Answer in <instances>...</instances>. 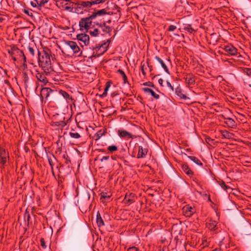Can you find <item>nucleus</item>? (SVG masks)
Instances as JSON below:
<instances>
[{
	"mask_svg": "<svg viewBox=\"0 0 251 251\" xmlns=\"http://www.w3.org/2000/svg\"><path fill=\"white\" fill-rule=\"evenodd\" d=\"M50 50H43L42 51L38 50L39 65L47 74H49L52 70L50 58Z\"/></svg>",
	"mask_w": 251,
	"mask_h": 251,
	"instance_id": "1",
	"label": "nucleus"
},
{
	"mask_svg": "<svg viewBox=\"0 0 251 251\" xmlns=\"http://www.w3.org/2000/svg\"><path fill=\"white\" fill-rule=\"evenodd\" d=\"M110 43V40H107V42L102 44L100 45H91L90 46L89 49H91L94 51L93 55L91 57H96L100 56L103 54L107 50V49Z\"/></svg>",
	"mask_w": 251,
	"mask_h": 251,
	"instance_id": "2",
	"label": "nucleus"
},
{
	"mask_svg": "<svg viewBox=\"0 0 251 251\" xmlns=\"http://www.w3.org/2000/svg\"><path fill=\"white\" fill-rule=\"evenodd\" d=\"M93 20H94L91 15L88 17L81 18L79 22L80 29L88 32L92 26Z\"/></svg>",
	"mask_w": 251,
	"mask_h": 251,
	"instance_id": "3",
	"label": "nucleus"
},
{
	"mask_svg": "<svg viewBox=\"0 0 251 251\" xmlns=\"http://www.w3.org/2000/svg\"><path fill=\"white\" fill-rule=\"evenodd\" d=\"M48 101L49 103L54 102L58 105H60L63 103V100L59 98L58 90L55 89H51Z\"/></svg>",
	"mask_w": 251,
	"mask_h": 251,
	"instance_id": "4",
	"label": "nucleus"
},
{
	"mask_svg": "<svg viewBox=\"0 0 251 251\" xmlns=\"http://www.w3.org/2000/svg\"><path fill=\"white\" fill-rule=\"evenodd\" d=\"M8 52L11 56L22 58L24 61V62H26V57L24 51L22 50H20L16 46H11L10 50H8Z\"/></svg>",
	"mask_w": 251,
	"mask_h": 251,
	"instance_id": "5",
	"label": "nucleus"
},
{
	"mask_svg": "<svg viewBox=\"0 0 251 251\" xmlns=\"http://www.w3.org/2000/svg\"><path fill=\"white\" fill-rule=\"evenodd\" d=\"M51 88L49 87H43L40 91V99L42 102H46L49 99V94L51 91Z\"/></svg>",
	"mask_w": 251,
	"mask_h": 251,
	"instance_id": "6",
	"label": "nucleus"
},
{
	"mask_svg": "<svg viewBox=\"0 0 251 251\" xmlns=\"http://www.w3.org/2000/svg\"><path fill=\"white\" fill-rule=\"evenodd\" d=\"M9 157L8 152L3 148L0 147V164L2 166L6 165L7 158Z\"/></svg>",
	"mask_w": 251,
	"mask_h": 251,
	"instance_id": "7",
	"label": "nucleus"
},
{
	"mask_svg": "<svg viewBox=\"0 0 251 251\" xmlns=\"http://www.w3.org/2000/svg\"><path fill=\"white\" fill-rule=\"evenodd\" d=\"M76 38L78 41H80L83 43L85 46H89V47L90 46H91L89 42L90 38L88 35L85 33L79 34L77 35Z\"/></svg>",
	"mask_w": 251,
	"mask_h": 251,
	"instance_id": "8",
	"label": "nucleus"
},
{
	"mask_svg": "<svg viewBox=\"0 0 251 251\" xmlns=\"http://www.w3.org/2000/svg\"><path fill=\"white\" fill-rule=\"evenodd\" d=\"M71 3L75 4V5H79L84 12H87L86 8L91 7L92 3L90 1H80L77 2L71 1Z\"/></svg>",
	"mask_w": 251,
	"mask_h": 251,
	"instance_id": "9",
	"label": "nucleus"
},
{
	"mask_svg": "<svg viewBox=\"0 0 251 251\" xmlns=\"http://www.w3.org/2000/svg\"><path fill=\"white\" fill-rule=\"evenodd\" d=\"M184 79L188 86L194 85L196 82V76L192 74H187L184 77Z\"/></svg>",
	"mask_w": 251,
	"mask_h": 251,
	"instance_id": "10",
	"label": "nucleus"
},
{
	"mask_svg": "<svg viewBox=\"0 0 251 251\" xmlns=\"http://www.w3.org/2000/svg\"><path fill=\"white\" fill-rule=\"evenodd\" d=\"M220 246L225 245L226 248L233 247L235 246L231 238L228 235L226 237H224L222 241H220Z\"/></svg>",
	"mask_w": 251,
	"mask_h": 251,
	"instance_id": "11",
	"label": "nucleus"
},
{
	"mask_svg": "<svg viewBox=\"0 0 251 251\" xmlns=\"http://www.w3.org/2000/svg\"><path fill=\"white\" fill-rule=\"evenodd\" d=\"M135 199L136 196L134 194L132 193H126L124 199V202L125 203L130 204L135 201Z\"/></svg>",
	"mask_w": 251,
	"mask_h": 251,
	"instance_id": "12",
	"label": "nucleus"
},
{
	"mask_svg": "<svg viewBox=\"0 0 251 251\" xmlns=\"http://www.w3.org/2000/svg\"><path fill=\"white\" fill-rule=\"evenodd\" d=\"M65 44L66 48L68 47L71 48L73 50L74 53H77L80 50L79 47L75 42L69 41L66 42Z\"/></svg>",
	"mask_w": 251,
	"mask_h": 251,
	"instance_id": "13",
	"label": "nucleus"
},
{
	"mask_svg": "<svg viewBox=\"0 0 251 251\" xmlns=\"http://www.w3.org/2000/svg\"><path fill=\"white\" fill-rule=\"evenodd\" d=\"M118 135L122 138L134 139L135 136L125 129H119L118 131Z\"/></svg>",
	"mask_w": 251,
	"mask_h": 251,
	"instance_id": "14",
	"label": "nucleus"
},
{
	"mask_svg": "<svg viewBox=\"0 0 251 251\" xmlns=\"http://www.w3.org/2000/svg\"><path fill=\"white\" fill-rule=\"evenodd\" d=\"M223 50L229 55H235L237 53V50L231 45L225 46Z\"/></svg>",
	"mask_w": 251,
	"mask_h": 251,
	"instance_id": "15",
	"label": "nucleus"
},
{
	"mask_svg": "<svg viewBox=\"0 0 251 251\" xmlns=\"http://www.w3.org/2000/svg\"><path fill=\"white\" fill-rule=\"evenodd\" d=\"M183 213L186 217H191L195 213V209L189 205H186L183 208Z\"/></svg>",
	"mask_w": 251,
	"mask_h": 251,
	"instance_id": "16",
	"label": "nucleus"
},
{
	"mask_svg": "<svg viewBox=\"0 0 251 251\" xmlns=\"http://www.w3.org/2000/svg\"><path fill=\"white\" fill-rule=\"evenodd\" d=\"M59 98H61L62 100V98L66 100L67 103H70L72 102L73 99L72 97L66 91L60 90H58Z\"/></svg>",
	"mask_w": 251,
	"mask_h": 251,
	"instance_id": "17",
	"label": "nucleus"
},
{
	"mask_svg": "<svg viewBox=\"0 0 251 251\" xmlns=\"http://www.w3.org/2000/svg\"><path fill=\"white\" fill-rule=\"evenodd\" d=\"M46 73H40L37 72L36 77L38 81L42 83V85H46L48 82V79L47 78L45 74ZM46 74H47L46 73Z\"/></svg>",
	"mask_w": 251,
	"mask_h": 251,
	"instance_id": "18",
	"label": "nucleus"
},
{
	"mask_svg": "<svg viewBox=\"0 0 251 251\" xmlns=\"http://www.w3.org/2000/svg\"><path fill=\"white\" fill-rule=\"evenodd\" d=\"M206 227L211 231H218V226L215 221L209 220L206 223Z\"/></svg>",
	"mask_w": 251,
	"mask_h": 251,
	"instance_id": "19",
	"label": "nucleus"
},
{
	"mask_svg": "<svg viewBox=\"0 0 251 251\" xmlns=\"http://www.w3.org/2000/svg\"><path fill=\"white\" fill-rule=\"evenodd\" d=\"M148 151V149H144L141 146H139L137 158H145L147 154Z\"/></svg>",
	"mask_w": 251,
	"mask_h": 251,
	"instance_id": "20",
	"label": "nucleus"
},
{
	"mask_svg": "<svg viewBox=\"0 0 251 251\" xmlns=\"http://www.w3.org/2000/svg\"><path fill=\"white\" fill-rule=\"evenodd\" d=\"M181 169L182 171L189 176H191L193 175V172L189 168L188 165L187 163H184L181 165Z\"/></svg>",
	"mask_w": 251,
	"mask_h": 251,
	"instance_id": "21",
	"label": "nucleus"
},
{
	"mask_svg": "<svg viewBox=\"0 0 251 251\" xmlns=\"http://www.w3.org/2000/svg\"><path fill=\"white\" fill-rule=\"evenodd\" d=\"M175 93L179 97L180 99L186 100L189 99L185 94H183V91L179 86L176 89Z\"/></svg>",
	"mask_w": 251,
	"mask_h": 251,
	"instance_id": "22",
	"label": "nucleus"
},
{
	"mask_svg": "<svg viewBox=\"0 0 251 251\" xmlns=\"http://www.w3.org/2000/svg\"><path fill=\"white\" fill-rule=\"evenodd\" d=\"M89 29L90 30H88L87 32H89L92 37L98 36L100 33L99 29L98 28H95L94 25H93Z\"/></svg>",
	"mask_w": 251,
	"mask_h": 251,
	"instance_id": "23",
	"label": "nucleus"
},
{
	"mask_svg": "<svg viewBox=\"0 0 251 251\" xmlns=\"http://www.w3.org/2000/svg\"><path fill=\"white\" fill-rule=\"evenodd\" d=\"M225 120V123L229 127L233 128L236 126L235 122L230 118H226L224 117Z\"/></svg>",
	"mask_w": 251,
	"mask_h": 251,
	"instance_id": "24",
	"label": "nucleus"
},
{
	"mask_svg": "<svg viewBox=\"0 0 251 251\" xmlns=\"http://www.w3.org/2000/svg\"><path fill=\"white\" fill-rule=\"evenodd\" d=\"M155 59L156 60H157L160 63L162 67L163 68V69L164 70L165 72L166 73H167L168 74L170 75V72L167 66H166L165 63L164 62V61L157 56H155Z\"/></svg>",
	"mask_w": 251,
	"mask_h": 251,
	"instance_id": "25",
	"label": "nucleus"
},
{
	"mask_svg": "<svg viewBox=\"0 0 251 251\" xmlns=\"http://www.w3.org/2000/svg\"><path fill=\"white\" fill-rule=\"evenodd\" d=\"M96 222L99 227L104 226V221L99 211H98L97 213Z\"/></svg>",
	"mask_w": 251,
	"mask_h": 251,
	"instance_id": "26",
	"label": "nucleus"
},
{
	"mask_svg": "<svg viewBox=\"0 0 251 251\" xmlns=\"http://www.w3.org/2000/svg\"><path fill=\"white\" fill-rule=\"evenodd\" d=\"M107 12L105 9H102L100 10H98L97 11H96L95 12H93L91 16L93 18V19L95 20L96 18L98 16H101L103 15H106L107 14Z\"/></svg>",
	"mask_w": 251,
	"mask_h": 251,
	"instance_id": "27",
	"label": "nucleus"
},
{
	"mask_svg": "<svg viewBox=\"0 0 251 251\" xmlns=\"http://www.w3.org/2000/svg\"><path fill=\"white\" fill-rule=\"evenodd\" d=\"M143 90L146 93H150L153 97L156 99H158L159 98V95L155 93L152 89L149 88H143Z\"/></svg>",
	"mask_w": 251,
	"mask_h": 251,
	"instance_id": "28",
	"label": "nucleus"
},
{
	"mask_svg": "<svg viewBox=\"0 0 251 251\" xmlns=\"http://www.w3.org/2000/svg\"><path fill=\"white\" fill-rule=\"evenodd\" d=\"M117 73L120 74L121 75V76H122V78L124 81V84L127 83L130 86V84L129 83V82L127 81V76H126V74L125 73V72L123 70L119 69L117 71Z\"/></svg>",
	"mask_w": 251,
	"mask_h": 251,
	"instance_id": "29",
	"label": "nucleus"
},
{
	"mask_svg": "<svg viewBox=\"0 0 251 251\" xmlns=\"http://www.w3.org/2000/svg\"><path fill=\"white\" fill-rule=\"evenodd\" d=\"M66 122L63 121H53L52 123V126H58L59 127H64L66 125Z\"/></svg>",
	"mask_w": 251,
	"mask_h": 251,
	"instance_id": "30",
	"label": "nucleus"
},
{
	"mask_svg": "<svg viewBox=\"0 0 251 251\" xmlns=\"http://www.w3.org/2000/svg\"><path fill=\"white\" fill-rule=\"evenodd\" d=\"M26 51H27L26 53L27 55H29L30 57L34 56L35 50L33 47H31L30 45L28 46Z\"/></svg>",
	"mask_w": 251,
	"mask_h": 251,
	"instance_id": "31",
	"label": "nucleus"
},
{
	"mask_svg": "<svg viewBox=\"0 0 251 251\" xmlns=\"http://www.w3.org/2000/svg\"><path fill=\"white\" fill-rule=\"evenodd\" d=\"M221 134L223 137L226 139H230L232 138L233 134L229 131L224 130L221 131Z\"/></svg>",
	"mask_w": 251,
	"mask_h": 251,
	"instance_id": "32",
	"label": "nucleus"
},
{
	"mask_svg": "<svg viewBox=\"0 0 251 251\" xmlns=\"http://www.w3.org/2000/svg\"><path fill=\"white\" fill-rule=\"evenodd\" d=\"M188 157L194 162H195L196 164L200 165L201 166H202L203 164L201 162V161L196 156H188Z\"/></svg>",
	"mask_w": 251,
	"mask_h": 251,
	"instance_id": "33",
	"label": "nucleus"
},
{
	"mask_svg": "<svg viewBox=\"0 0 251 251\" xmlns=\"http://www.w3.org/2000/svg\"><path fill=\"white\" fill-rule=\"evenodd\" d=\"M110 87V82L108 81L106 83V86H105V88L104 89V92H103V93L101 95H100V97H101L102 98H104V97H106L107 95V91Z\"/></svg>",
	"mask_w": 251,
	"mask_h": 251,
	"instance_id": "34",
	"label": "nucleus"
},
{
	"mask_svg": "<svg viewBox=\"0 0 251 251\" xmlns=\"http://www.w3.org/2000/svg\"><path fill=\"white\" fill-rule=\"evenodd\" d=\"M76 6V7H74L73 12H75L78 14H83L84 12L81 8V7L79 5Z\"/></svg>",
	"mask_w": 251,
	"mask_h": 251,
	"instance_id": "35",
	"label": "nucleus"
},
{
	"mask_svg": "<svg viewBox=\"0 0 251 251\" xmlns=\"http://www.w3.org/2000/svg\"><path fill=\"white\" fill-rule=\"evenodd\" d=\"M102 28V31L106 33H109L111 31V29L110 26L106 25V22H105V26H100Z\"/></svg>",
	"mask_w": 251,
	"mask_h": 251,
	"instance_id": "36",
	"label": "nucleus"
},
{
	"mask_svg": "<svg viewBox=\"0 0 251 251\" xmlns=\"http://www.w3.org/2000/svg\"><path fill=\"white\" fill-rule=\"evenodd\" d=\"M184 30L189 32L190 33H192L195 31L194 29L191 27V25L190 24L186 25L184 27Z\"/></svg>",
	"mask_w": 251,
	"mask_h": 251,
	"instance_id": "37",
	"label": "nucleus"
},
{
	"mask_svg": "<svg viewBox=\"0 0 251 251\" xmlns=\"http://www.w3.org/2000/svg\"><path fill=\"white\" fill-rule=\"evenodd\" d=\"M38 4V7H41L42 6H44L45 4L48 2L49 0H41L40 1H38L37 0H35Z\"/></svg>",
	"mask_w": 251,
	"mask_h": 251,
	"instance_id": "38",
	"label": "nucleus"
},
{
	"mask_svg": "<svg viewBox=\"0 0 251 251\" xmlns=\"http://www.w3.org/2000/svg\"><path fill=\"white\" fill-rule=\"evenodd\" d=\"M107 150L110 152L113 153L118 150V147L116 145L110 146L108 147Z\"/></svg>",
	"mask_w": 251,
	"mask_h": 251,
	"instance_id": "39",
	"label": "nucleus"
},
{
	"mask_svg": "<svg viewBox=\"0 0 251 251\" xmlns=\"http://www.w3.org/2000/svg\"><path fill=\"white\" fill-rule=\"evenodd\" d=\"M24 218L25 220L26 221L27 225H29L30 219V216L29 214V213L27 211V210H26L25 214H24Z\"/></svg>",
	"mask_w": 251,
	"mask_h": 251,
	"instance_id": "40",
	"label": "nucleus"
},
{
	"mask_svg": "<svg viewBox=\"0 0 251 251\" xmlns=\"http://www.w3.org/2000/svg\"><path fill=\"white\" fill-rule=\"evenodd\" d=\"M93 23L94 24L93 25H96L99 27L100 26H105V21L100 22L98 21H94Z\"/></svg>",
	"mask_w": 251,
	"mask_h": 251,
	"instance_id": "41",
	"label": "nucleus"
},
{
	"mask_svg": "<svg viewBox=\"0 0 251 251\" xmlns=\"http://www.w3.org/2000/svg\"><path fill=\"white\" fill-rule=\"evenodd\" d=\"M69 135L72 138L75 139H78L80 137V134L77 132H70Z\"/></svg>",
	"mask_w": 251,
	"mask_h": 251,
	"instance_id": "42",
	"label": "nucleus"
},
{
	"mask_svg": "<svg viewBox=\"0 0 251 251\" xmlns=\"http://www.w3.org/2000/svg\"><path fill=\"white\" fill-rule=\"evenodd\" d=\"M103 135V132H102L101 130H99L97 133L95 134V135H94V137L95 138L96 140H97L99 139Z\"/></svg>",
	"mask_w": 251,
	"mask_h": 251,
	"instance_id": "43",
	"label": "nucleus"
},
{
	"mask_svg": "<svg viewBox=\"0 0 251 251\" xmlns=\"http://www.w3.org/2000/svg\"><path fill=\"white\" fill-rule=\"evenodd\" d=\"M63 157L65 159V163L67 165H68V167H70L69 164L71 163V160L70 158L69 157V156L68 154H64L63 156Z\"/></svg>",
	"mask_w": 251,
	"mask_h": 251,
	"instance_id": "44",
	"label": "nucleus"
},
{
	"mask_svg": "<svg viewBox=\"0 0 251 251\" xmlns=\"http://www.w3.org/2000/svg\"><path fill=\"white\" fill-rule=\"evenodd\" d=\"M219 184L221 186V187L223 188L225 190H227L228 189L230 188V187L226 185L225 182L223 181L220 182Z\"/></svg>",
	"mask_w": 251,
	"mask_h": 251,
	"instance_id": "45",
	"label": "nucleus"
},
{
	"mask_svg": "<svg viewBox=\"0 0 251 251\" xmlns=\"http://www.w3.org/2000/svg\"><path fill=\"white\" fill-rule=\"evenodd\" d=\"M40 243H41V246L43 249H46L47 248V246L46 245L45 241L43 238H41Z\"/></svg>",
	"mask_w": 251,
	"mask_h": 251,
	"instance_id": "46",
	"label": "nucleus"
},
{
	"mask_svg": "<svg viewBox=\"0 0 251 251\" xmlns=\"http://www.w3.org/2000/svg\"><path fill=\"white\" fill-rule=\"evenodd\" d=\"M244 73H246L247 75H248L249 76H251V68H245L244 69Z\"/></svg>",
	"mask_w": 251,
	"mask_h": 251,
	"instance_id": "47",
	"label": "nucleus"
},
{
	"mask_svg": "<svg viewBox=\"0 0 251 251\" xmlns=\"http://www.w3.org/2000/svg\"><path fill=\"white\" fill-rule=\"evenodd\" d=\"M47 157L48 158V162L50 166H54V163L52 160L50 156L49 155L48 153L46 152Z\"/></svg>",
	"mask_w": 251,
	"mask_h": 251,
	"instance_id": "48",
	"label": "nucleus"
},
{
	"mask_svg": "<svg viewBox=\"0 0 251 251\" xmlns=\"http://www.w3.org/2000/svg\"><path fill=\"white\" fill-rule=\"evenodd\" d=\"M110 198V195H108L106 193H102L101 195V199H109Z\"/></svg>",
	"mask_w": 251,
	"mask_h": 251,
	"instance_id": "49",
	"label": "nucleus"
},
{
	"mask_svg": "<svg viewBox=\"0 0 251 251\" xmlns=\"http://www.w3.org/2000/svg\"><path fill=\"white\" fill-rule=\"evenodd\" d=\"M143 85L144 86H148L149 87H154V85L153 84V83L151 81H148V82H145L143 83Z\"/></svg>",
	"mask_w": 251,
	"mask_h": 251,
	"instance_id": "50",
	"label": "nucleus"
},
{
	"mask_svg": "<svg viewBox=\"0 0 251 251\" xmlns=\"http://www.w3.org/2000/svg\"><path fill=\"white\" fill-rule=\"evenodd\" d=\"M23 11H24V12L26 14H27L28 16H29L30 17H33V14L31 11H30L26 9H24L23 10Z\"/></svg>",
	"mask_w": 251,
	"mask_h": 251,
	"instance_id": "51",
	"label": "nucleus"
},
{
	"mask_svg": "<svg viewBox=\"0 0 251 251\" xmlns=\"http://www.w3.org/2000/svg\"><path fill=\"white\" fill-rule=\"evenodd\" d=\"M176 28V26L174 25H171L169 26L168 30L169 31H173Z\"/></svg>",
	"mask_w": 251,
	"mask_h": 251,
	"instance_id": "52",
	"label": "nucleus"
},
{
	"mask_svg": "<svg viewBox=\"0 0 251 251\" xmlns=\"http://www.w3.org/2000/svg\"><path fill=\"white\" fill-rule=\"evenodd\" d=\"M138 250H139L138 248L134 246V247L129 248L127 249V251H138Z\"/></svg>",
	"mask_w": 251,
	"mask_h": 251,
	"instance_id": "53",
	"label": "nucleus"
},
{
	"mask_svg": "<svg viewBox=\"0 0 251 251\" xmlns=\"http://www.w3.org/2000/svg\"><path fill=\"white\" fill-rule=\"evenodd\" d=\"M167 85L170 89L171 91H174V87L172 85L171 83L168 81H167Z\"/></svg>",
	"mask_w": 251,
	"mask_h": 251,
	"instance_id": "54",
	"label": "nucleus"
},
{
	"mask_svg": "<svg viewBox=\"0 0 251 251\" xmlns=\"http://www.w3.org/2000/svg\"><path fill=\"white\" fill-rule=\"evenodd\" d=\"M65 9L66 10H68L70 12H74V7H73L66 6L65 7Z\"/></svg>",
	"mask_w": 251,
	"mask_h": 251,
	"instance_id": "55",
	"label": "nucleus"
},
{
	"mask_svg": "<svg viewBox=\"0 0 251 251\" xmlns=\"http://www.w3.org/2000/svg\"><path fill=\"white\" fill-rule=\"evenodd\" d=\"M90 1V3H92V6L94 4H99V3H101L100 2V0H91Z\"/></svg>",
	"mask_w": 251,
	"mask_h": 251,
	"instance_id": "56",
	"label": "nucleus"
},
{
	"mask_svg": "<svg viewBox=\"0 0 251 251\" xmlns=\"http://www.w3.org/2000/svg\"><path fill=\"white\" fill-rule=\"evenodd\" d=\"M205 142H206L207 143H208V144H210V143H211L212 141H213V140L212 139H211V138L210 137H206L205 138Z\"/></svg>",
	"mask_w": 251,
	"mask_h": 251,
	"instance_id": "57",
	"label": "nucleus"
},
{
	"mask_svg": "<svg viewBox=\"0 0 251 251\" xmlns=\"http://www.w3.org/2000/svg\"><path fill=\"white\" fill-rule=\"evenodd\" d=\"M109 158V156H103L102 158H101L100 160L101 162H102L103 160H108Z\"/></svg>",
	"mask_w": 251,
	"mask_h": 251,
	"instance_id": "58",
	"label": "nucleus"
},
{
	"mask_svg": "<svg viewBox=\"0 0 251 251\" xmlns=\"http://www.w3.org/2000/svg\"><path fill=\"white\" fill-rule=\"evenodd\" d=\"M163 79H162V78H160L158 80V83L161 86H163Z\"/></svg>",
	"mask_w": 251,
	"mask_h": 251,
	"instance_id": "59",
	"label": "nucleus"
},
{
	"mask_svg": "<svg viewBox=\"0 0 251 251\" xmlns=\"http://www.w3.org/2000/svg\"><path fill=\"white\" fill-rule=\"evenodd\" d=\"M12 58L14 61H16L17 59H22V58H19V57L11 56Z\"/></svg>",
	"mask_w": 251,
	"mask_h": 251,
	"instance_id": "60",
	"label": "nucleus"
},
{
	"mask_svg": "<svg viewBox=\"0 0 251 251\" xmlns=\"http://www.w3.org/2000/svg\"><path fill=\"white\" fill-rule=\"evenodd\" d=\"M56 153L59 152L60 153L62 152V148L61 147H58L56 149Z\"/></svg>",
	"mask_w": 251,
	"mask_h": 251,
	"instance_id": "61",
	"label": "nucleus"
},
{
	"mask_svg": "<svg viewBox=\"0 0 251 251\" xmlns=\"http://www.w3.org/2000/svg\"><path fill=\"white\" fill-rule=\"evenodd\" d=\"M142 73V74L145 76L146 75V73L144 69V66H142L141 67Z\"/></svg>",
	"mask_w": 251,
	"mask_h": 251,
	"instance_id": "62",
	"label": "nucleus"
},
{
	"mask_svg": "<svg viewBox=\"0 0 251 251\" xmlns=\"http://www.w3.org/2000/svg\"><path fill=\"white\" fill-rule=\"evenodd\" d=\"M30 4L32 5V6H33V7H35L37 6L36 3H35V2H33V1H31Z\"/></svg>",
	"mask_w": 251,
	"mask_h": 251,
	"instance_id": "63",
	"label": "nucleus"
},
{
	"mask_svg": "<svg viewBox=\"0 0 251 251\" xmlns=\"http://www.w3.org/2000/svg\"><path fill=\"white\" fill-rule=\"evenodd\" d=\"M98 151L100 152H105L106 151L105 149H98Z\"/></svg>",
	"mask_w": 251,
	"mask_h": 251,
	"instance_id": "64",
	"label": "nucleus"
}]
</instances>
